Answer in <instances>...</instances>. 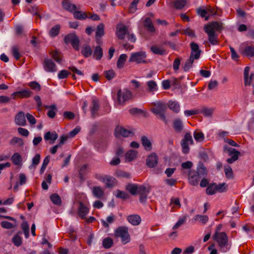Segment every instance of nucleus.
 <instances>
[{
	"label": "nucleus",
	"mask_w": 254,
	"mask_h": 254,
	"mask_svg": "<svg viewBox=\"0 0 254 254\" xmlns=\"http://www.w3.org/2000/svg\"><path fill=\"white\" fill-rule=\"evenodd\" d=\"M194 138L197 141H202L204 139V134L201 132L195 131L193 134Z\"/></svg>",
	"instance_id": "obj_62"
},
{
	"label": "nucleus",
	"mask_w": 254,
	"mask_h": 254,
	"mask_svg": "<svg viewBox=\"0 0 254 254\" xmlns=\"http://www.w3.org/2000/svg\"><path fill=\"white\" fill-rule=\"evenodd\" d=\"M204 31L208 34V36L210 35L215 34L214 29L212 26L211 23L205 25L204 27Z\"/></svg>",
	"instance_id": "obj_56"
},
{
	"label": "nucleus",
	"mask_w": 254,
	"mask_h": 254,
	"mask_svg": "<svg viewBox=\"0 0 254 254\" xmlns=\"http://www.w3.org/2000/svg\"><path fill=\"white\" fill-rule=\"evenodd\" d=\"M144 25L145 27L150 32H154L155 31L154 27L152 24L151 19L147 17L144 21Z\"/></svg>",
	"instance_id": "obj_35"
},
{
	"label": "nucleus",
	"mask_w": 254,
	"mask_h": 254,
	"mask_svg": "<svg viewBox=\"0 0 254 254\" xmlns=\"http://www.w3.org/2000/svg\"><path fill=\"white\" fill-rule=\"evenodd\" d=\"M88 167V164H84L80 167L78 171L79 177L82 181L84 180V176L87 172Z\"/></svg>",
	"instance_id": "obj_38"
},
{
	"label": "nucleus",
	"mask_w": 254,
	"mask_h": 254,
	"mask_svg": "<svg viewBox=\"0 0 254 254\" xmlns=\"http://www.w3.org/2000/svg\"><path fill=\"white\" fill-rule=\"evenodd\" d=\"M173 127L176 132L180 133L184 129V124L180 119H176L173 121Z\"/></svg>",
	"instance_id": "obj_16"
},
{
	"label": "nucleus",
	"mask_w": 254,
	"mask_h": 254,
	"mask_svg": "<svg viewBox=\"0 0 254 254\" xmlns=\"http://www.w3.org/2000/svg\"><path fill=\"white\" fill-rule=\"evenodd\" d=\"M216 192L217 190L215 183H212L208 185L206 190V193L209 195L214 194Z\"/></svg>",
	"instance_id": "obj_43"
},
{
	"label": "nucleus",
	"mask_w": 254,
	"mask_h": 254,
	"mask_svg": "<svg viewBox=\"0 0 254 254\" xmlns=\"http://www.w3.org/2000/svg\"><path fill=\"white\" fill-rule=\"evenodd\" d=\"M224 172L227 179H232L234 178L233 172L231 167L228 165L225 166Z\"/></svg>",
	"instance_id": "obj_48"
},
{
	"label": "nucleus",
	"mask_w": 254,
	"mask_h": 254,
	"mask_svg": "<svg viewBox=\"0 0 254 254\" xmlns=\"http://www.w3.org/2000/svg\"><path fill=\"white\" fill-rule=\"evenodd\" d=\"M100 108L99 102L96 99H93L92 101V106L90 107V111L91 113V117L95 118L98 115L97 112Z\"/></svg>",
	"instance_id": "obj_18"
},
{
	"label": "nucleus",
	"mask_w": 254,
	"mask_h": 254,
	"mask_svg": "<svg viewBox=\"0 0 254 254\" xmlns=\"http://www.w3.org/2000/svg\"><path fill=\"white\" fill-rule=\"evenodd\" d=\"M94 196L98 198H101L104 195V191L100 187H94L92 190Z\"/></svg>",
	"instance_id": "obj_29"
},
{
	"label": "nucleus",
	"mask_w": 254,
	"mask_h": 254,
	"mask_svg": "<svg viewBox=\"0 0 254 254\" xmlns=\"http://www.w3.org/2000/svg\"><path fill=\"white\" fill-rule=\"evenodd\" d=\"M62 5L64 9L71 13L77 9L76 6L70 0H63Z\"/></svg>",
	"instance_id": "obj_15"
},
{
	"label": "nucleus",
	"mask_w": 254,
	"mask_h": 254,
	"mask_svg": "<svg viewBox=\"0 0 254 254\" xmlns=\"http://www.w3.org/2000/svg\"><path fill=\"white\" fill-rule=\"evenodd\" d=\"M50 198L52 202L56 205H60L62 203L60 196L57 193H54L50 196Z\"/></svg>",
	"instance_id": "obj_49"
},
{
	"label": "nucleus",
	"mask_w": 254,
	"mask_h": 254,
	"mask_svg": "<svg viewBox=\"0 0 254 254\" xmlns=\"http://www.w3.org/2000/svg\"><path fill=\"white\" fill-rule=\"evenodd\" d=\"M104 35V25L103 23L99 24L96 29V36L101 37Z\"/></svg>",
	"instance_id": "obj_47"
},
{
	"label": "nucleus",
	"mask_w": 254,
	"mask_h": 254,
	"mask_svg": "<svg viewBox=\"0 0 254 254\" xmlns=\"http://www.w3.org/2000/svg\"><path fill=\"white\" fill-rule=\"evenodd\" d=\"M72 14L74 18L78 20H85L88 17L85 12L79 10H75Z\"/></svg>",
	"instance_id": "obj_27"
},
{
	"label": "nucleus",
	"mask_w": 254,
	"mask_h": 254,
	"mask_svg": "<svg viewBox=\"0 0 254 254\" xmlns=\"http://www.w3.org/2000/svg\"><path fill=\"white\" fill-rule=\"evenodd\" d=\"M127 58V55L126 54H123L120 56L117 64V66L118 68L120 69L123 67Z\"/></svg>",
	"instance_id": "obj_36"
},
{
	"label": "nucleus",
	"mask_w": 254,
	"mask_h": 254,
	"mask_svg": "<svg viewBox=\"0 0 254 254\" xmlns=\"http://www.w3.org/2000/svg\"><path fill=\"white\" fill-rule=\"evenodd\" d=\"M225 151H227L229 155H233L234 154H240V152L234 148L229 147L227 146H225L224 147Z\"/></svg>",
	"instance_id": "obj_58"
},
{
	"label": "nucleus",
	"mask_w": 254,
	"mask_h": 254,
	"mask_svg": "<svg viewBox=\"0 0 254 254\" xmlns=\"http://www.w3.org/2000/svg\"><path fill=\"white\" fill-rule=\"evenodd\" d=\"M138 152L134 150H130L126 153V159L130 162L136 158Z\"/></svg>",
	"instance_id": "obj_30"
},
{
	"label": "nucleus",
	"mask_w": 254,
	"mask_h": 254,
	"mask_svg": "<svg viewBox=\"0 0 254 254\" xmlns=\"http://www.w3.org/2000/svg\"><path fill=\"white\" fill-rule=\"evenodd\" d=\"M116 196L118 198H122L123 199H127L129 197V194L127 192L120 190H117L116 191Z\"/></svg>",
	"instance_id": "obj_52"
},
{
	"label": "nucleus",
	"mask_w": 254,
	"mask_h": 254,
	"mask_svg": "<svg viewBox=\"0 0 254 254\" xmlns=\"http://www.w3.org/2000/svg\"><path fill=\"white\" fill-rule=\"evenodd\" d=\"M158 162V157L157 154L152 152L150 153L146 159V165L149 168L155 167Z\"/></svg>",
	"instance_id": "obj_8"
},
{
	"label": "nucleus",
	"mask_w": 254,
	"mask_h": 254,
	"mask_svg": "<svg viewBox=\"0 0 254 254\" xmlns=\"http://www.w3.org/2000/svg\"><path fill=\"white\" fill-rule=\"evenodd\" d=\"M146 58V53L143 51L132 53L129 59V62H135L137 64H146L147 63L145 59Z\"/></svg>",
	"instance_id": "obj_6"
},
{
	"label": "nucleus",
	"mask_w": 254,
	"mask_h": 254,
	"mask_svg": "<svg viewBox=\"0 0 254 254\" xmlns=\"http://www.w3.org/2000/svg\"><path fill=\"white\" fill-rule=\"evenodd\" d=\"M106 186L108 188H113L117 184V181L115 178L110 176H105V182Z\"/></svg>",
	"instance_id": "obj_24"
},
{
	"label": "nucleus",
	"mask_w": 254,
	"mask_h": 254,
	"mask_svg": "<svg viewBox=\"0 0 254 254\" xmlns=\"http://www.w3.org/2000/svg\"><path fill=\"white\" fill-rule=\"evenodd\" d=\"M213 113V109H209L206 107H204L201 110H199V114H203L206 117H211Z\"/></svg>",
	"instance_id": "obj_46"
},
{
	"label": "nucleus",
	"mask_w": 254,
	"mask_h": 254,
	"mask_svg": "<svg viewBox=\"0 0 254 254\" xmlns=\"http://www.w3.org/2000/svg\"><path fill=\"white\" fill-rule=\"evenodd\" d=\"M214 30L220 31L223 29V24L217 21H214L211 23Z\"/></svg>",
	"instance_id": "obj_64"
},
{
	"label": "nucleus",
	"mask_w": 254,
	"mask_h": 254,
	"mask_svg": "<svg viewBox=\"0 0 254 254\" xmlns=\"http://www.w3.org/2000/svg\"><path fill=\"white\" fill-rule=\"evenodd\" d=\"M127 220L133 226L138 225L141 221L140 217L137 214H133L128 216Z\"/></svg>",
	"instance_id": "obj_23"
},
{
	"label": "nucleus",
	"mask_w": 254,
	"mask_h": 254,
	"mask_svg": "<svg viewBox=\"0 0 254 254\" xmlns=\"http://www.w3.org/2000/svg\"><path fill=\"white\" fill-rule=\"evenodd\" d=\"M33 94V93L28 89H25L21 91L13 92L11 94L13 99H15V96H17L20 98H29Z\"/></svg>",
	"instance_id": "obj_12"
},
{
	"label": "nucleus",
	"mask_w": 254,
	"mask_h": 254,
	"mask_svg": "<svg viewBox=\"0 0 254 254\" xmlns=\"http://www.w3.org/2000/svg\"><path fill=\"white\" fill-rule=\"evenodd\" d=\"M195 173H196L201 178L202 177H204L207 175L208 171L203 164L201 162H199L197 165Z\"/></svg>",
	"instance_id": "obj_22"
},
{
	"label": "nucleus",
	"mask_w": 254,
	"mask_h": 254,
	"mask_svg": "<svg viewBox=\"0 0 254 254\" xmlns=\"http://www.w3.org/2000/svg\"><path fill=\"white\" fill-rule=\"evenodd\" d=\"M15 123L19 126H24L26 125V120L23 112H19L15 116Z\"/></svg>",
	"instance_id": "obj_20"
},
{
	"label": "nucleus",
	"mask_w": 254,
	"mask_h": 254,
	"mask_svg": "<svg viewBox=\"0 0 254 254\" xmlns=\"http://www.w3.org/2000/svg\"><path fill=\"white\" fill-rule=\"evenodd\" d=\"M116 237H120L122 242L126 244L130 241V236L128 232V228L126 226H121L118 228L115 232Z\"/></svg>",
	"instance_id": "obj_1"
},
{
	"label": "nucleus",
	"mask_w": 254,
	"mask_h": 254,
	"mask_svg": "<svg viewBox=\"0 0 254 254\" xmlns=\"http://www.w3.org/2000/svg\"><path fill=\"white\" fill-rule=\"evenodd\" d=\"M28 85L32 89L36 91H39L41 90V85L36 81L31 82L28 84Z\"/></svg>",
	"instance_id": "obj_57"
},
{
	"label": "nucleus",
	"mask_w": 254,
	"mask_h": 254,
	"mask_svg": "<svg viewBox=\"0 0 254 254\" xmlns=\"http://www.w3.org/2000/svg\"><path fill=\"white\" fill-rule=\"evenodd\" d=\"M200 178V177L195 173V170H190L188 174V180L190 185L193 186H197Z\"/></svg>",
	"instance_id": "obj_9"
},
{
	"label": "nucleus",
	"mask_w": 254,
	"mask_h": 254,
	"mask_svg": "<svg viewBox=\"0 0 254 254\" xmlns=\"http://www.w3.org/2000/svg\"><path fill=\"white\" fill-rule=\"evenodd\" d=\"M191 49V53L190 56L194 58L195 60H198L200 56L201 51L199 49L198 45L195 42H191L190 44Z\"/></svg>",
	"instance_id": "obj_11"
},
{
	"label": "nucleus",
	"mask_w": 254,
	"mask_h": 254,
	"mask_svg": "<svg viewBox=\"0 0 254 254\" xmlns=\"http://www.w3.org/2000/svg\"><path fill=\"white\" fill-rule=\"evenodd\" d=\"M187 3V0H176L174 2V7L178 9H182Z\"/></svg>",
	"instance_id": "obj_44"
},
{
	"label": "nucleus",
	"mask_w": 254,
	"mask_h": 254,
	"mask_svg": "<svg viewBox=\"0 0 254 254\" xmlns=\"http://www.w3.org/2000/svg\"><path fill=\"white\" fill-rule=\"evenodd\" d=\"M11 159L12 163L15 165H19L22 162V157L18 153H14Z\"/></svg>",
	"instance_id": "obj_39"
},
{
	"label": "nucleus",
	"mask_w": 254,
	"mask_h": 254,
	"mask_svg": "<svg viewBox=\"0 0 254 254\" xmlns=\"http://www.w3.org/2000/svg\"><path fill=\"white\" fill-rule=\"evenodd\" d=\"M168 107L173 112L178 113L180 111V105L178 102L170 101L168 104Z\"/></svg>",
	"instance_id": "obj_31"
},
{
	"label": "nucleus",
	"mask_w": 254,
	"mask_h": 254,
	"mask_svg": "<svg viewBox=\"0 0 254 254\" xmlns=\"http://www.w3.org/2000/svg\"><path fill=\"white\" fill-rule=\"evenodd\" d=\"M216 190L219 192H224L228 190V185L225 183L219 184L217 185L216 184Z\"/></svg>",
	"instance_id": "obj_51"
},
{
	"label": "nucleus",
	"mask_w": 254,
	"mask_h": 254,
	"mask_svg": "<svg viewBox=\"0 0 254 254\" xmlns=\"http://www.w3.org/2000/svg\"><path fill=\"white\" fill-rule=\"evenodd\" d=\"M104 75L108 80H110L115 76L116 73L113 69H110L104 71Z\"/></svg>",
	"instance_id": "obj_55"
},
{
	"label": "nucleus",
	"mask_w": 254,
	"mask_h": 254,
	"mask_svg": "<svg viewBox=\"0 0 254 254\" xmlns=\"http://www.w3.org/2000/svg\"><path fill=\"white\" fill-rule=\"evenodd\" d=\"M64 41L66 44L70 43L75 50H79V40L74 33L67 34L64 37Z\"/></svg>",
	"instance_id": "obj_5"
},
{
	"label": "nucleus",
	"mask_w": 254,
	"mask_h": 254,
	"mask_svg": "<svg viewBox=\"0 0 254 254\" xmlns=\"http://www.w3.org/2000/svg\"><path fill=\"white\" fill-rule=\"evenodd\" d=\"M167 107L165 103L162 102H157L155 104V107L151 109V111L155 115L161 113H165Z\"/></svg>",
	"instance_id": "obj_14"
},
{
	"label": "nucleus",
	"mask_w": 254,
	"mask_h": 254,
	"mask_svg": "<svg viewBox=\"0 0 254 254\" xmlns=\"http://www.w3.org/2000/svg\"><path fill=\"white\" fill-rule=\"evenodd\" d=\"M195 221H199L202 224H205L208 220V217L206 215H196L194 217Z\"/></svg>",
	"instance_id": "obj_53"
},
{
	"label": "nucleus",
	"mask_w": 254,
	"mask_h": 254,
	"mask_svg": "<svg viewBox=\"0 0 254 254\" xmlns=\"http://www.w3.org/2000/svg\"><path fill=\"white\" fill-rule=\"evenodd\" d=\"M126 189L128 191L130 194L135 195L137 193L138 186L134 184H128L126 186Z\"/></svg>",
	"instance_id": "obj_26"
},
{
	"label": "nucleus",
	"mask_w": 254,
	"mask_h": 254,
	"mask_svg": "<svg viewBox=\"0 0 254 254\" xmlns=\"http://www.w3.org/2000/svg\"><path fill=\"white\" fill-rule=\"evenodd\" d=\"M58 138V134L55 131L52 132L48 131L44 135V139L46 141L50 140V144H53Z\"/></svg>",
	"instance_id": "obj_21"
},
{
	"label": "nucleus",
	"mask_w": 254,
	"mask_h": 254,
	"mask_svg": "<svg viewBox=\"0 0 254 254\" xmlns=\"http://www.w3.org/2000/svg\"><path fill=\"white\" fill-rule=\"evenodd\" d=\"M21 227L23 230V232L25 235V237L28 238L29 236V225L26 222H23L21 225Z\"/></svg>",
	"instance_id": "obj_54"
},
{
	"label": "nucleus",
	"mask_w": 254,
	"mask_h": 254,
	"mask_svg": "<svg viewBox=\"0 0 254 254\" xmlns=\"http://www.w3.org/2000/svg\"><path fill=\"white\" fill-rule=\"evenodd\" d=\"M151 51L155 54L163 55L165 54L166 51L163 48H160L155 46L151 47Z\"/></svg>",
	"instance_id": "obj_42"
},
{
	"label": "nucleus",
	"mask_w": 254,
	"mask_h": 254,
	"mask_svg": "<svg viewBox=\"0 0 254 254\" xmlns=\"http://www.w3.org/2000/svg\"><path fill=\"white\" fill-rule=\"evenodd\" d=\"M93 57L97 60L101 59L103 57V50L100 46H96L93 53Z\"/></svg>",
	"instance_id": "obj_33"
},
{
	"label": "nucleus",
	"mask_w": 254,
	"mask_h": 254,
	"mask_svg": "<svg viewBox=\"0 0 254 254\" xmlns=\"http://www.w3.org/2000/svg\"><path fill=\"white\" fill-rule=\"evenodd\" d=\"M61 29V26L59 24L56 25L53 27L49 31V35L52 37H54L57 36L59 33Z\"/></svg>",
	"instance_id": "obj_40"
},
{
	"label": "nucleus",
	"mask_w": 254,
	"mask_h": 254,
	"mask_svg": "<svg viewBox=\"0 0 254 254\" xmlns=\"http://www.w3.org/2000/svg\"><path fill=\"white\" fill-rule=\"evenodd\" d=\"M79 204L78 214L81 219H84L89 212V208L81 202H79Z\"/></svg>",
	"instance_id": "obj_17"
},
{
	"label": "nucleus",
	"mask_w": 254,
	"mask_h": 254,
	"mask_svg": "<svg viewBox=\"0 0 254 254\" xmlns=\"http://www.w3.org/2000/svg\"><path fill=\"white\" fill-rule=\"evenodd\" d=\"M46 109H49V111L47 113L48 116L50 118H54L56 115V111H57V108L55 104H53L50 106H45Z\"/></svg>",
	"instance_id": "obj_25"
},
{
	"label": "nucleus",
	"mask_w": 254,
	"mask_h": 254,
	"mask_svg": "<svg viewBox=\"0 0 254 254\" xmlns=\"http://www.w3.org/2000/svg\"><path fill=\"white\" fill-rule=\"evenodd\" d=\"M115 220V216L113 214H111L107 217L106 221L104 220H101L102 225L105 228H108L109 227V224H112L114 222Z\"/></svg>",
	"instance_id": "obj_37"
},
{
	"label": "nucleus",
	"mask_w": 254,
	"mask_h": 254,
	"mask_svg": "<svg viewBox=\"0 0 254 254\" xmlns=\"http://www.w3.org/2000/svg\"><path fill=\"white\" fill-rule=\"evenodd\" d=\"M213 238L221 248H227L228 245L229 238L225 232L216 231L213 236Z\"/></svg>",
	"instance_id": "obj_2"
},
{
	"label": "nucleus",
	"mask_w": 254,
	"mask_h": 254,
	"mask_svg": "<svg viewBox=\"0 0 254 254\" xmlns=\"http://www.w3.org/2000/svg\"><path fill=\"white\" fill-rule=\"evenodd\" d=\"M141 142L145 150L151 151L152 149V144L150 140L146 136H142L141 137Z\"/></svg>",
	"instance_id": "obj_19"
},
{
	"label": "nucleus",
	"mask_w": 254,
	"mask_h": 254,
	"mask_svg": "<svg viewBox=\"0 0 254 254\" xmlns=\"http://www.w3.org/2000/svg\"><path fill=\"white\" fill-rule=\"evenodd\" d=\"M139 0H133L130 4L129 7V11L130 13H134L137 9V4Z\"/></svg>",
	"instance_id": "obj_59"
},
{
	"label": "nucleus",
	"mask_w": 254,
	"mask_h": 254,
	"mask_svg": "<svg viewBox=\"0 0 254 254\" xmlns=\"http://www.w3.org/2000/svg\"><path fill=\"white\" fill-rule=\"evenodd\" d=\"M244 53L247 57H254V46H249L246 47L244 49Z\"/></svg>",
	"instance_id": "obj_45"
},
{
	"label": "nucleus",
	"mask_w": 254,
	"mask_h": 254,
	"mask_svg": "<svg viewBox=\"0 0 254 254\" xmlns=\"http://www.w3.org/2000/svg\"><path fill=\"white\" fill-rule=\"evenodd\" d=\"M127 26L123 24H119L116 27V34L120 40H123L128 33Z\"/></svg>",
	"instance_id": "obj_10"
},
{
	"label": "nucleus",
	"mask_w": 254,
	"mask_h": 254,
	"mask_svg": "<svg viewBox=\"0 0 254 254\" xmlns=\"http://www.w3.org/2000/svg\"><path fill=\"white\" fill-rule=\"evenodd\" d=\"M193 144V140L190 132L185 133L184 138L181 141V145L182 148V151L184 154H188L190 151L189 144Z\"/></svg>",
	"instance_id": "obj_3"
},
{
	"label": "nucleus",
	"mask_w": 254,
	"mask_h": 254,
	"mask_svg": "<svg viewBox=\"0 0 254 254\" xmlns=\"http://www.w3.org/2000/svg\"><path fill=\"white\" fill-rule=\"evenodd\" d=\"M118 101L120 104H124L126 102L132 99V93L127 89H120L117 93Z\"/></svg>",
	"instance_id": "obj_4"
},
{
	"label": "nucleus",
	"mask_w": 254,
	"mask_h": 254,
	"mask_svg": "<svg viewBox=\"0 0 254 254\" xmlns=\"http://www.w3.org/2000/svg\"><path fill=\"white\" fill-rule=\"evenodd\" d=\"M22 232L21 231H19L12 238V243L16 247H19L22 244V238L20 236Z\"/></svg>",
	"instance_id": "obj_28"
},
{
	"label": "nucleus",
	"mask_w": 254,
	"mask_h": 254,
	"mask_svg": "<svg viewBox=\"0 0 254 254\" xmlns=\"http://www.w3.org/2000/svg\"><path fill=\"white\" fill-rule=\"evenodd\" d=\"M115 134L117 137H119L120 136L127 137L129 135L133 136L134 135V133L130 130L126 129L122 126H118L115 128Z\"/></svg>",
	"instance_id": "obj_7"
},
{
	"label": "nucleus",
	"mask_w": 254,
	"mask_h": 254,
	"mask_svg": "<svg viewBox=\"0 0 254 254\" xmlns=\"http://www.w3.org/2000/svg\"><path fill=\"white\" fill-rule=\"evenodd\" d=\"M102 245L106 249L110 248L113 245V241L110 238H106L103 240Z\"/></svg>",
	"instance_id": "obj_50"
},
{
	"label": "nucleus",
	"mask_w": 254,
	"mask_h": 254,
	"mask_svg": "<svg viewBox=\"0 0 254 254\" xmlns=\"http://www.w3.org/2000/svg\"><path fill=\"white\" fill-rule=\"evenodd\" d=\"M43 66L44 69L48 72H55L57 70L55 64L51 59H45Z\"/></svg>",
	"instance_id": "obj_13"
},
{
	"label": "nucleus",
	"mask_w": 254,
	"mask_h": 254,
	"mask_svg": "<svg viewBox=\"0 0 254 254\" xmlns=\"http://www.w3.org/2000/svg\"><path fill=\"white\" fill-rule=\"evenodd\" d=\"M147 85L150 92L157 90V84L155 81L153 80L149 81L147 82Z\"/></svg>",
	"instance_id": "obj_61"
},
{
	"label": "nucleus",
	"mask_w": 254,
	"mask_h": 254,
	"mask_svg": "<svg viewBox=\"0 0 254 254\" xmlns=\"http://www.w3.org/2000/svg\"><path fill=\"white\" fill-rule=\"evenodd\" d=\"M209 42L213 45L218 44V40L217 39V35L216 34L208 35Z\"/></svg>",
	"instance_id": "obj_60"
},
{
	"label": "nucleus",
	"mask_w": 254,
	"mask_h": 254,
	"mask_svg": "<svg viewBox=\"0 0 254 254\" xmlns=\"http://www.w3.org/2000/svg\"><path fill=\"white\" fill-rule=\"evenodd\" d=\"M52 57L54 59V60L58 63H60L62 59L61 58V55L57 51H54L51 53Z\"/></svg>",
	"instance_id": "obj_63"
},
{
	"label": "nucleus",
	"mask_w": 254,
	"mask_h": 254,
	"mask_svg": "<svg viewBox=\"0 0 254 254\" xmlns=\"http://www.w3.org/2000/svg\"><path fill=\"white\" fill-rule=\"evenodd\" d=\"M194 60L195 59L193 58L192 56H190L189 59L185 62L184 65L183 66V68L185 71H188L192 66Z\"/></svg>",
	"instance_id": "obj_32"
},
{
	"label": "nucleus",
	"mask_w": 254,
	"mask_h": 254,
	"mask_svg": "<svg viewBox=\"0 0 254 254\" xmlns=\"http://www.w3.org/2000/svg\"><path fill=\"white\" fill-rule=\"evenodd\" d=\"M250 71V67L249 66H246L244 69V84L246 86L250 85V81H249V72Z\"/></svg>",
	"instance_id": "obj_41"
},
{
	"label": "nucleus",
	"mask_w": 254,
	"mask_h": 254,
	"mask_svg": "<svg viewBox=\"0 0 254 254\" xmlns=\"http://www.w3.org/2000/svg\"><path fill=\"white\" fill-rule=\"evenodd\" d=\"M81 53L84 57L88 58L92 54V50L89 46L87 45L82 48Z\"/></svg>",
	"instance_id": "obj_34"
}]
</instances>
